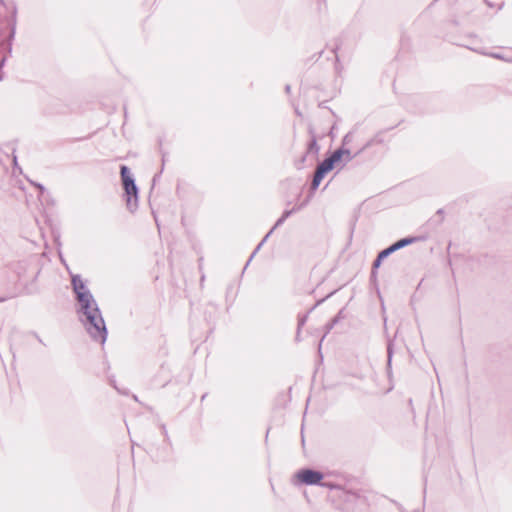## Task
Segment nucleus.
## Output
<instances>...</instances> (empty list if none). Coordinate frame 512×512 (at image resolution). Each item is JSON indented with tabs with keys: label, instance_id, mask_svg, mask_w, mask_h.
Wrapping results in <instances>:
<instances>
[{
	"label": "nucleus",
	"instance_id": "nucleus-20",
	"mask_svg": "<svg viewBox=\"0 0 512 512\" xmlns=\"http://www.w3.org/2000/svg\"><path fill=\"white\" fill-rule=\"evenodd\" d=\"M13 169H14V171H16V170L21 171V168L18 165V160H17V156L15 154V150H13Z\"/></svg>",
	"mask_w": 512,
	"mask_h": 512
},
{
	"label": "nucleus",
	"instance_id": "nucleus-1",
	"mask_svg": "<svg viewBox=\"0 0 512 512\" xmlns=\"http://www.w3.org/2000/svg\"><path fill=\"white\" fill-rule=\"evenodd\" d=\"M79 319L85 327L87 333L94 341H99L104 344L107 339V328L105 321L102 317L101 311L98 307L94 297H88L87 295H80L79 297Z\"/></svg>",
	"mask_w": 512,
	"mask_h": 512
},
{
	"label": "nucleus",
	"instance_id": "nucleus-19",
	"mask_svg": "<svg viewBox=\"0 0 512 512\" xmlns=\"http://www.w3.org/2000/svg\"><path fill=\"white\" fill-rule=\"evenodd\" d=\"M353 141V133L352 132H349L347 133L343 139H342V145L343 147H346L347 145H349L351 142Z\"/></svg>",
	"mask_w": 512,
	"mask_h": 512
},
{
	"label": "nucleus",
	"instance_id": "nucleus-5",
	"mask_svg": "<svg viewBox=\"0 0 512 512\" xmlns=\"http://www.w3.org/2000/svg\"><path fill=\"white\" fill-rule=\"evenodd\" d=\"M71 283H72L73 290L76 294L77 301H79V297L81 294L85 295V296L87 295V298L93 296L92 293L90 292V290L87 288L86 284L83 282L80 275L72 276Z\"/></svg>",
	"mask_w": 512,
	"mask_h": 512
},
{
	"label": "nucleus",
	"instance_id": "nucleus-28",
	"mask_svg": "<svg viewBox=\"0 0 512 512\" xmlns=\"http://www.w3.org/2000/svg\"><path fill=\"white\" fill-rule=\"evenodd\" d=\"M162 429H163L164 434L166 435L167 434L166 426L162 425Z\"/></svg>",
	"mask_w": 512,
	"mask_h": 512
},
{
	"label": "nucleus",
	"instance_id": "nucleus-9",
	"mask_svg": "<svg viewBox=\"0 0 512 512\" xmlns=\"http://www.w3.org/2000/svg\"><path fill=\"white\" fill-rule=\"evenodd\" d=\"M285 222V219H283L282 217H280L275 225L272 227V229L266 234V236L262 239V241L258 244V246L255 248V250L253 251L251 257L249 258L248 262H247V265L250 263V261L252 260V258L254 257V255L260 250L261 246L264 244V242L268 239V237L273 233V231L278 228L279 226H281L283 223Z\"/></svg>",
	"mask_w": 512,
	"mask_h": 512
},
{
	"label": "nucleus",
	"instance_id": "nucleus-24",
	"mask_svg": "<svg viewBox=\"0 0 512 512\" xmlns=\"http://www.w3.org/2000/svg\"><path fill=\"white\" fill-rule=\"evenodd\" d=\"M319 485L323 486V487L330 488V489L336 488V485H333V484H330V483H323V482H321V484H319Z\"/></svg>",
	"mask_w": 512,
	"mask_h": 512
},
{
	"label": "nucleus",
	"instance_id": "nucleus-10",
	"mask_svg": "<svg viewBox=\"0 0 512 512\" xmlns=\"http://www.w3.org/2000/svg\"><path fill=\"white\" fill-rule=\"evenodd\" d=\"M323 301H324V299H321V300L317 301L316 304L310 309L309 312H311L317 305H319ZM309 312L304 314V315H302V316H299V318H298V325H297V332H296V340L297 341H300L301 329L305 325V323H306V321L308 319Z\"/></svg>",
	"mask_w": 512,
	"mask_h": 512
},
{
	"label": "nucleus",
	"instance_id": "nucleus-23",
	"mask_svg": "<svg viewBox=\"0 0 512 512\" xmlns=\"http://www.w3.org/2000/svg\"><path fill=\"white\" fill-rule=\"evenodd\" d=\"M31 184H33L35 187H37L41 194L45 191V187L42 184L35 183V182H32V181H31Z\"/></svg>",
	"mask_w": 512,
	"mask_h": 512
},
{
	"label": "nucleus",
	"instance_id": "nucleus-6",
	"mask_svg": "<svg viewBox=\"0 0 512 512\" xmlns=\"http://www.w3.org/2000/svg\"><path fill=\"white\" fill-rule=\"evenodd\" d=\"M373 143H374V140H369L361 149H359L354 154L351 153L350 149H348L346 147H343V146L338 148L336 151H340L341 152V158L345 157V162L347 163V162H350L352 159H354L359 154H361L364 150H366L367 148L372 146Z\"/></svg>",
	"mask_w": 512,
	"mask_h": 512
},
{
	"label": "nucleus",
	"instance_id": "nucleus-13",
	"mask_svg": "<svg viewBox=\"0 0 512 512\" xmlns=\"http://www.w3.org/2000/svg\"><path fill=\"white\" fill-rule=\"evenodd\" d=\"M305 205H306V203L304 202V203H301V204H299L297 206H294L291 210L284 211V213H283V215L281 217L286 220L293 213L301 210Z\"/></svg>",
	"mask_w": 512,
	"mask_h": 512
},
{
	"label": "nucleus",
	"instance_id": "nucleus-3",
	"mask_svg": "<svg viewBox=\"0 0 512 512\" xmlns=\"http://www.w3.org/2000/svg\"><path fill=\"white\" fill-rule=\"evenodd\" d=\"M300 481L306 485H319L324 478L323 473L312 469H303L297 473Z\"/></svg>",
	"mask_w": 512,
	"mask_h": 512
},
{
	"label": "nucleus",
	"instance_id": "nucleus-26",
	"mask_svg": "<svg viewBox=\"0 0 512 512\" xmlns=\"http://www.w3.org/2000/svg\"><path fill=\"white\" fill-rule=\"evenodd\" d=\"M4 62H5V57H2V58L0 59V66H2V65L4 64Z\"/></svg>",
	"mask_w": 512,
	"mask_h": 512
},
{
	"label": "nucleus",
	"instance_id": "nucleus-16",
	"mask_svg": "<svg viewBox=\"0 0 512 512\" xmlns=\"http://www.w3.org/2000/svg\"><path fill=\"white\" fill-rule=\"evenodd\" d=\"M488 55L493 57V58H495V59H500V60H503V61L512 62V58L506 56L503 53H490Z\"/></svg>",
	"mask_w": 512,
	"mask_h": 512
},
{
	"label": "nucleus",
	"instance_id": "nucleus-27",
	"mask_svg": "<svg viewBox=\"0 0 512 512\" xmlns=\"http://www.w3.org/2000/svg\"><path fill=\"white\" fill-rule=\"evenodd\" d=\"M285 90H286L287 93H289L290 92V85H286Z\"/></svg>",
	"mask_w": 512,
	"mask_h": 512
},
{
	"label": "nucleus",
	"instance_id": "nucleus-31",
	"mask_svg": "<svg viewBox=\"0 0 512 512\" xmlns=\"http://www.w3.org/2000/svg\"><path fill=\"white\" fill-rule=\"evenodd\" d=\"M162 162L163 163L165 162V155L164 154L162 155Z\"/></svg>",
	"mask_w": 512,
	"mask_h": 512
},
{
	"label": "nucleus",
	"instance_id": "nucleus-17",
	"mask_svg": "<svg viewBox=\"0 0 512 512\" xmlns=\"http://www.w3.org/2000/svg\"><path fill=\"white\" fill-rule=\"evenodd\" d=\"M392 253H394L390 247H387L385 249H383L382 251H380L378 253L379 255V260H384L386 259L388 256H390Z\"/></svg>",
	"mask_w": 512,
	"mask_h": 512
},
{
	"label": "nucleus",
	"instance_id": "nucleus-30",
	"mask_svg": "<svg viewBox=\"0 0 512 512\" xmlns=\"http://www.w3.org/2000/svg\"><path fill=\"white\" fill-rule=\"evenodd\" d=\"M14 34H15V29H14V28H12L11 35H10V36H11V37H13V36H14Z\"/></svg>",
	"mask_w": 512,
	"mask_h": 512
},
{
	"label": "nucleus",
	"instance_id": "nucleus-22",
	"mask_svg": "<svg viewBox=\"0 0 512 512\" xmlns=\"http://www.w3.org/2000/svg\"><path fill=\"white\" fill-rule=\"evenodd\" d=\"M387 353H388V365L391 364V359H392V353H393V350H392V345L389 344L388 347H387Z\"/></svg>",
	"mask_w": 512,
	"mask_h": 512
},
{
	"label": "nucleus",
	"instance_id": "nucleus-2",
	"mask_svg": "<svg viewBox=\"0 0 512 512\" xmlns=\"http://www.w3.org/2000/svg\"><path fill=\"white\" fill-rule=\"evenodd\" d=\"M120 174L125 191L127 208L131 212H134L138 207V187L130 169L126 165L121 166Z\"/></svg>",
	"mask_w": 512,
	"mask_h": 512
},
{
	"label": "nucleus",
	"instance_id": "nucleus-11",
	"mask_svg": "<svg viewBox=\"0 0 512 512\" xmlns=\"http://www.w3.org/2000/svg\"><path fill=\"white\" fill-rule=\"evenodd\" d=\"M309 133L311 135V139H310L308 147H307V153L318 154L320 147L317 143V138H316L315 132L313 129H310Z\"/></svg>",
	"mask_w": 512,
	"mask_h": 512
},
{
	"label": "nucleus",
	"instance_id": "nucleus-21",
	"mask_svg": "<svg viewBox=\"0 0 512 512\" xmlns=\"http://www.w3.org/2000/svg\"><path fill=\"white\" fill-rule=\"evenodd\" d=\"M339 49V45H335V47L332 48V51L337 54V51ZM336 70L339 71V57L336 55V64H335Z\"/></svg>",
	"mask_w": 512,
	"mask_h": 512
},
{
	"label": "nucleus",
	"instance_id": "nucleus-8",
	"mask_svg": "<svg viewBox=\"0 0 512 512\" xmlns=\"http://www.w3.org/2000/svg\"><path fill=\"white\" fill-rule=\"evenodd\" d=\"M417 241H418L417 237H406V238H402V239L398 240L397 242L393 243L389 247L391 248V250L393 252H396V251H398L410 244H413Z\"/></svg>",
	"mask_w": 512,
	"mask_h": 512
},
{
	"label": "nucleus",
	"instance_id": "nucleus-15",
	"mask_svg": "<svg viewBox=\"0 0 512 512\" xmlns=\"http://www.w3.org/2000/svg\"><path fill=\"white\" fill-rule=\"evenodd\" d=\"M342 311H340L329 323L326 325L327 333L342 319Z\"/></svg>",
	"mask_w": 512,
	"mask_h": 512
},
{
	"label": "nucleus",
	"instance_id": "nucleus-18",
	"mask_svg": "<svg viewBox=\"0 0 512 512\" xmlns=\"http://www.w3.org/2000/svg\"><path fill=\"white\" fill-rule=\"evenodd\" d=\"M382 261L383 260H379V255H377V257L374 260L373 265H372V272H371L372 277L376 276V270L380 267Z\"/></svg>",
	"mask_w": 512,
	"mask_h": 512
},
{
	"label": "nucleus",
	"instance_id": "nucleus-4",
	"mask_svg": "<svg viewBox=\"0 0 512 512\" xmlns=\"http://www.w3.org/2000/svg\"><path fill=\"white\" fill-rule=\"evenodd\" d=\"M341 160V152L334 151L329 157L325 158L316 168L323 172L324 175L333 170L335 164Z\"/></svg>",
	"mask_w": 512,
	"mask_h": 512
},
{
	"label": "nucleus",
	"instance_id": "nucleus-12",
	"mask_svg": "<svg viewBox=\"0 0 512 512\" xmlns=\"http://www.w3.org/2000/svg\"><path fill=\"white\" fill-rule=\"evenodd\" d=\"M325 176L326 175H324L322 171H320L318 168H316L314 175H313L312 183H311L312 191L317 190V188L319 187L321 181L323 180V178Z\"/></svg>",
	"mask_w": 512,
	"mask_h": 512
},
{
	"label": "nucleus",
	"instance_id": "nucleus-14",
	"mask_svg": "<svg viewBox=\"0 0 512 512\" xmlns=\"http://www.w3.org/2000/svg\"><path fill=\"white\" fill-rule=\"evenodd\" d=\"M305 205H306V203L304 202V203H301V204H299L297 206H294L291 210L284 211V213H283V215L281 217L286 220L293 213L301 210Z\"/></svg>",
	"mask_w": 512,
	"mask_h": 512
},
{
	"label": "nucleus",
	"instance_id": "nucleus-25",
	"mask_svg": "<svg viewBox=\"0 0 512 512\" xmlns=\"http://www.w3.org/2000/svg\"><path fill=\"white\" fill-rule=\"evenodd\" d=\"M437 214H438V215L443 216V214H444V210H443V209H439V210L437 211Z\"/></svg>",
	"mask_w": 512,
	"mask_h": 512
},
{
	"label": "nucleus",
	"instance_id": "nucleus-29",
	"mask_svg": "<svg viewBox=\"0 0 512 512\" xmlns=\"http://www.w3.org/2000/svg\"><path fill=\"white\" fill-rule=\"evenodd\" d=\"M472 49H473L474 51L480 52L481 54H485V55L487 54V53H486V52H484V51H478L477 49H474V48H472Z\"/></svg>",
	"mask_w": 512,
	"mask_h": 512
},
{
	"label": "nucleus",
	"instance_id": "nucleus-7",
	"mask_svg": "<svg viewBox=\"0 0 512 512\" xmlns=\"http://www.w3.org/2000/svg\"><path fill=\"white\" fill-rule=\"evenodd\" d=\"M417 241H418L417 237H406V238H402V239L398 240L397 242L393 243L389 247L391 248V250L393 252H396V251H398L410 244H413Z\"/></svg>",
	"mask_w": 512,
	"mask_h": 512
}]
</instances>
